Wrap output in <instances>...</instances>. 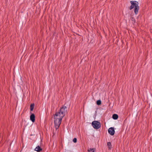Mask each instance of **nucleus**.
<instances>
[{
	"mask_svg": "<svg viewBox=\"0 0 152 152\" xmlns=\"http://www.w3.org/2000/svg\"><path fill=\"white\" fill-rule=\"evenodd\" d=\"M130 3L131 5L129 7V9L131 10L134 8V12L136 15L137 14L139 8L138 2L136 1H130Z\"/></svg>",
	"mask_w": 152,
	"mask_h": 152,
	"instance_id": "obj_2",
	"label": "nucleus"
},
{
	"mask_svg": "<svg viewBox=\"0 0 152 152\" xmlns=\"http://www.w3.org/2000/svg\"><path fill=\"white\" fill-rule=\"evenodd\" d=\"M66 107L64 106L61 108L58 112H56L54 117V123L56 129H58L61 123L62 119L65 115Z\"/></svg>",
	"mask_w": 152,
	"mask_h": 152,
	"instance_id": "obj_1",
	"label": "nucleus"
},
{
	"mask_svg": "<svg viewBox=\"0 0 152 152\" xmlns=\"http://www.w3.org/2000/svg\"><path fill=\"white\" fill-rule=\"evenodd\" d=\"M34 104H31L30 106V110L31 111H32L34 108Z\"/></svg>",
	"mask_w": 152,
	"mask_h": 152,
	"instance_id": "obj_8",
	"label": "nucleus"
},
{
	"mask_svg": "<svg viewBox=\"0 0 152 152\" xmlns=\"http://www.w3.org/2000/svg\"><path fill=\"white\" fill-rule=\"evenodd\" d=\"M108 132L111 135H114L115 133V130L114 128L113 127H110L109 128L108 130Z\"/></svg>",
	"mask_w": 152,
	"mask_h": 152,
	"instance_id": "obj_4",
	"label": "nucleus"
},
{
	"mask_svg": "<svg viewBox=\"0 0 152 152\" xmlns=\"http://www.w3.org/2000/svg\"><path fill=\"white\" fill-rule=\"evenodd\" d=\"M73 141L74 142H77V139L76 138H74L73 140Z\"/></svg>",
	"mask_w": 152,
	"mask_h": 152,
	"instance_id": "obj_12",
	"label": "nucleus"
},
{
	"mask_svg": "<svg viewBox=\"0 0 152 152\" xmlns=\"http://www.w3.org/2000/svg\"><path fill=\"white\" fill-rule=\"evenodd\" d=\"M35 115L34 114H31L30 116V119L33 122H34L35 121Z\"/></svg>",
	"mask_w": 152,
	"mask_h": 152,
	"instance_id": "obj_5",
	"label": "nucleus"
},
{
	"mask_svg": "<svg viewBox=\"0 0 152 152\" xmlns=\"http://www.w3.org/2000/svg\"><path fill=\"white\" fill-rule=\"evenodd\" d=\"M113 118L115 120L117 119L118 118V115L116 114H114L113 115Z\"/></svg>",
	"mask_w": 152,
	"mask_h": 152,
	"instance_id": "obj_7",
	"label": "nucleus"
},
{
	"mask_svg": "<svg viewBox=\"0 0 152 152\" xmlns=\"http://www.w3.org/2000/svg\"><path fill=\"white\" fill-rule=\"evenodd\" d=\"M42 150V149L41 148L39 145L37 146L35 148V151L37 152H40Z\"/></svg>",
	"mask_w": 152,
	"mask_h": 152,
	"instance_id": "obj_6",
	"label": "nucleus"
},
{
	"mask_svg": "<svg viewBox=\"0 0 152 152\" xmlns=\"http://www.w3.org/2000/svg\"><path fill=\"white\" fill-rule=\"evenodd\" d=\"M107 145L108 146L109 148H110L111 147V143L110 142H108L107 143Z\"/></svg>",
	"mask_w": 152,
	"mask_h": 152,
	"instance_id": "obj_11",
	"label": "nucleus"
},
{
	"mask_svg": "<svg viewBox=\"0 0 152 152\" xmlns=\"http://www.w3.org/2000/svg\"><path fill=\"white\" fill-rule=\"evenodd\" d=\"M92 125L93 127L95 129H98L101 127L100 123L97 121L92 122Z\"/></svg>",
	"mask_w": 152,
	"mask_h": 152,
	"instance_id": "obj_3",
	"label": "nucleus"
},
{
	"mask_svg": "<svg viewBox=\"0 0 152 152\" xmlns=\"http://www.w3.org/2000/svg\"><path fill=\"white\" fill-rule=\"evenodd\" d=\"M101 102L100 100H99L96 101V104L98 105H99L101 104Z\"/></svg>",
	"mask_w": 152,
	"mask_h": 152,
	"instance_id": "obj_10",
	"label": "nucleus"
},
{
	"mask_svg": "<svg viewBox=\"0 0 152 152\" xmlns=\"http://www.w3.org/2000/svg\"><path fill=\"white\" fill-rule=\"evenodd\" d=\"M88 152H95V149L94 148H90L88 150Z\"/></svg>",
	"mask_w": 152,
	"mask_h": 152,
	"instance_id": "obj_9",
	"label": "nucleus"
}]
</instances>
